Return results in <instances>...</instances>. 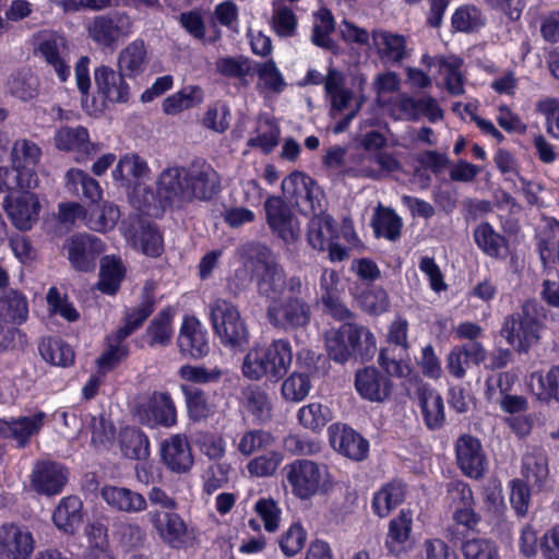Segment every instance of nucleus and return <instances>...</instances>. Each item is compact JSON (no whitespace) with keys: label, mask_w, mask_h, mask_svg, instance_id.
<instances>
[{"label":"nucleus","mask_w":559,"mask_h":559,"mask_svg":"<svg viewBox=\"0 0 559 559\" xmlns=\"http://www.w3.org/2000/svg\"><path fill=\"white\" fill-rule=\"evenodd\" d=\"M371 227L376 238L396 241L401 237L403 222L393 209L379 204L374 210Z\"/></svg>","instance_id":"38"},{"label":"nucleus","mask_w":559,"mask_h":559,"mask_svg":"<svg viewBox=\"0 0 559 559\" xmlns=\"http://www.w3.org/2000/svg\"><path fill=\"white\" fill-rule=\"evenodd\" d=\"M378 45V55L382 60L399 63L407 56L406 38L400 34L382 32Z\"/></svg>","instance_id":"51"},{"label":"nucleus","mask_w":559,"mask_h":559,"mask_svg":"<svg viewBox=\"0 0 559 559\" xmlns=\"http://www.w3.org/2000/svg\"><path fill=\"white\" fill-rule=\"evenodd\" d=\"M265 359L269 360L273 381L281 380L287 372L293 361L292 345L288 340H273L269 346L263 347Z\"/></svg>","instance_id":"39"},{"label":"nucleus","mask_w":559,"mask_h":559,"mask_svg":"<svg viewBox=\"0 0 559 559\" xmlns=\"http://www.w3.org/2000/svg\"><path fill=\"white\" fill-rule=\"evenodd\" d=\"M254 72L259 81L263 82L264 87L271 92L282 93L286 87L284 76L273 59L255 62Z\"/></svg>","instance_id":"59"},{"label":"nucleus","mask_w":559,"mask_h":559,"mask_svg":"<svg viewBox=\"0 0 559 559\" xmlns=\"http://www.w3.org/2000/svg\"><path fill=\"white\" fill-rule=\"evenodd\" d=\"M39 51L46 62L53 67L60 81L64 82L70 74L66 38L59 34H50L39 44Z\"/></svg>","instance_id":"34"},{"label":"nucleus","mask_w":559,"mask_h":559,"mask_svg":"<svg viewBox=\"0 0 559 559\" xmlns=\"http://www.w3.org/2000/svg\"><path fill=\"white\" fill-rule=\"evenodd\" d=\"M264 124L267 130L252 136L247 141V146L250 148H260L265 155L271 154L280 143L281 128L274 119L266 118Z\"/></svg>","instance_id":"61"},{"label":"nucleus","mask_w":559,"mask_h":559,"mask_svg":"<svg viewBox=\"0 0 559 559\" xmlns=\"http://www.w3.org/2000/svg\"><path fill=\"white\" fill-rule=\"evenodd\" d=\"M335 239H340L338 224L335 218L325 211L314 213L307 226L308 243L318 251H325L326 246Z\"/></svg>","instance_id":"27"},{"label":"nucleus","mask_w":559,"mask_h":559,"mask_svg":"<svg viewBox=\"0 0 559 559\" xmlns=\"http://www.w3.org/2000/svg\"><path fill=\"white\" fill-rule=\"evenodd\" d=\"M296 364L300 371L293 372L283 381L281 393L285 401L298 403L310 392L309 372L314 368V354L310 350L298 353Z\"/></svg>","instance_id":"18"},{"label":"nucleus","mask_w":559,"mask_h":559,"mask_svg":"<svg viewBox=\"0 0 559 559\" xmlns=\"http://www.w3.org/2000/svg\"><path fill=\"white\" fill-rule=\"evenodd\" d=\"M283 481L290 488L292 495L300 500H309L321 488V469L317 462L297 459L283 467Z\"/></svg>","instance_id":"8"},{"label":"nucleus","mask_w":559,"mask_h":559,"mask_svg":"<svg viewBox=\"0 0 559 559\" xmlns=\"http://www.w3.org/2000/svg\"><path fill=\"white\" fill-rule=\"evenodd\" d=\"M139 420L150 427H170L176 423L175 405L167 393L155 392L138 408Z\"/></svg>","instance_id":"21"},{"label":"nucleus","mask_w":559,"mask_h":559,"mask_svg":"<svg viewBox=\"0 0 559 559\" xmlns=\"http://www.w3.org/2000/svg\"><path fill=\"white\" fill-rule=\"evenodd\" d=\"M45 418L46 414L38 412L10 421L0 419V435L15 440L20 448H24L32 437L39 433Z\"/></svg>","instance_id":"25"},{"label":"nucleus","mask_w":559,"mask_h":559,"mask_svg":"<svg viewBox=\"0 0 559 559\" xmlns=\"http://www.w3.org/2000/svg\"><path fill=\"white\" fill-rule=\"evenodd\" d=\"M429 59V66L437 68L440 74L444 75V85L449 94L460 96L464 93V76L461 72L463 59L455 56L438 55L433 58L425 55L423 61Z\"/></svg>","instance_id":"30"},{"label":"nucleus","mask_w":559,"mask_h":559,"mask_svg":"<svg viewBox=\"0 0 559 559\" xmlns=\"http://www.w3.org/2000/svg\"><path fill=\"white\" fill-rule=\"evenodd\" d=\"M82 508L83 503L76 496L61 499L52 514L55 525L66 533H73L83 521Z\"/></svg>","instance_id":"37"},{"label":"nucleus","mask_w":559,"mask_h":559,"mask_svg":"<svg viewBox=\"0 0 559 559\" xmlns=\"http://www.w3.org/2000/svg\"><path fill=\"white\" fill-rule=\"evenodd\" d=\"M284 460L282 452L267 450L264 454L250 460L247 469L251 476L269 477L272 476Z\"/></svg>","instance_id":"57"},{"label":"nucleus","mask_w":559,"mask_h":559,"mask_svg":"<svg viewBox=\"0 0 559 559\" xmlns=\"http://www.w3.org/2000/svg\"><path fill=\"white\" fill-rule=\"evenodd\" d=\"M297 419L305 429L319 433L331 421L332 412L320 402H311L298 409Z\"/></svg>","instance_id":"45"},{"label":"nucleus","mask_w":559,"mask_h":559,"mask_svg":"<svg viewBox=\"0 0 559 559\" xmlns=\"http://www.w3.org/2000/svg\"><path fill=\"white\" fill-rule=\"evenodd\" d=\"M67 187L70 191L79 194L80 189L83 195L91 202H97L102 198L99 183L80 169H70L66 175Z\"/></svg>","instance_id":"50"},{"label":"nucleus","mask_w":559,"mask_h":559,"mask_svg":"<svg viewBox=\"0 0 559 559\" xmlns=\"http://www.w3.org/2000/svg\"><path fill=\"white\" fill-rule=\"evenodd\" d=\"M40 156V147L29 140H17L12 147L13 167L35 166L39 162Z\"/></svg>","instance_id":"63"},{"label":"nucleus","mask_w":559,"mask_h":559,"mask_svg":"<svg viewBox=\"0 0 559 559\" xmlns=\"http://www.w3.org/2000/svg\"><path fill=\"white\" fill-rule=\"evenodd\" d=\"M147 64V50L142 39L129 43L118 55V69L127 78L142 74Z\"/></svg>","instance_id":"36"},{"label":"nucleus","mask_w":559,"mask_h":559,"mask_svg":"<svg viewBox=\"0 0 559 559\" xmlns=\"http://www.w3.org/2000/svg\"><path fill=\"white\" fill-rule=\"evenodd\" d=\"M69 480V469L59 462L37 461L31 474V487L38 495L51 497L62 492Z\"/></svg>","instance_id":"15"},{"label":"nucleus","mask_w":559,"mask_h":559,"mask_svg":"<svg viewBox=\"0 0 559 559\" xmlns=\"http://www.w3.org/2000/svg\"><path fill=\"white\" fill-rule=\"evenodd\" d=\"M464 559H501L497 544L483 537H474L461 542Z\"/></svg>","instance_id":"54"},{"label":"nucleus","mask_w":559,"mask_h":559,"mask_svg":"<svg viewBox=\"0 0 559 559\" xmlns=\"http://www.w3.org/2000/svg\"><path fill=\"white\" fill-rule=\"evenodd\" d=\"M209 171L210 165L204 159H195L189 169L167 167L157 177V197L168 204L192 198L206 200Z\"/></svg>","instance_id":"3"},{"label":"nucleus","mask_w":559,"mask_h":559,"mask_svg":"<svg viewBox=\"0 0 559 559\" xmlns=\"http://www.w3.org/2000/svg\"><path fill=\"white\" fill-rule=\"evenodd\" d=\"M532 379H537V400L545 403H559V365L551 366L547 372H533Z\"/></svg>","instance_id":"47"},{"label":"nucleus","mask_w":559,"mask_h":559,"mask_svg":"<svg viewBox=\"0 0 559 559\" xmlns=\"http://www.w3.org/2000/svg\"><path fill=\"white\" fill-rule=\"evenodd\" d=\"M146 335L150 338L151 346H166L173 336L171 314L169 310H163L146 329Z\"/></svg>","instance_id":"55"},{"label":"nucleus","mask_w":559,"mask_h":559,"mask_svg":"<svg viewBox=\"0 0 559 559\" xmlns=\"http://www.w3.org/2000/svg\"><path fill=\"white\" fill-rule=\"evenodd\" d=\"M269 322L280 329H298L306 326L311 317L309 304L301 296H287L270 302L266 307Z\"/></svg>","instance_id":"9"},{"label":"nucleus","mask_w":559,"mask_h":559,"mask_svg":"<svg viewBox=\"0 0 559 559\" xmlns=\"http://www.w3.org/2000/svg\"><path fill=\"white\" fill-rule=\"evenodd\" d=\"M328 436L333 450L342 456L353 462H362L369 456V440L349 425L334 423L329 426Z\"/></svg>","instance_id":"12"},{"label":"nucleus","mask_w":559,"mask_h":559,"mask_svg":"<svg viewBox=\"0 0 559 559\" xmlns=\"http://www.w3.org/2000/svg\"><path fill=\"white\" fill-rule=\"evenodd\" d=\"M307 532L300 522H294L278 540L282 552L287 557L297 555L305 547Z\"/></svg>","instance_id":"62"},{"label":"nucleus","mask_w":559,"mask_h":559,"mask_svg":"<svg viewBox=\"0 0 559 559\" xmlns=\"http://www.w3.org/2000/svg\"><path fill=\"white\" fill-rule=\"evenodd\" d=\"M324 346L328 357L345 365L350 360L371 361L378 350L372 331L357 322H344L324 332Z\"/></svg>","instance_id":"2"},{"label":"nucleus","mask_w":559,"mask_h":559,"mask_svg":"<svg viewBox=\"0 0 559 559\" xmlns=\"http://www.w3.org/2000/svg\"><path fill=\"white\" fill-rule=\"evenodd\" d=\"M160 451L163 461L174 472H186L192 465L189 443L181 435H175L165 440Z\"/></svg>","instance_id":"35"},{"label":"nucleus","mask_w":559,"mask_h":559,"mask_svg":"<svg viewBox=\"0 0 559 559\" xmlns=\"http://www.w3.org/2000/svg\"><path fill=\"white\" fill-rule=\"evenodd\" d=\"M283 190L290 200L304 212L314 213L320 207V197L323 194L316 180L310 176L293 171L282 182Z\"/></svg>","instance_id":"16"},{"label":"nucleus","mask_w":559,"mask_h":559,"mask_svg":"<svg viewBox=\"0 0 559 559\" xmlns=\"http://www.w3.org/2000/svg\"><path fill=\"white\" fill-rule=\"evenodd\" d=\"M133 21L127 13L98 15L87 26L93 41L103 48H115L120 37L132 33Z\"/></svg>","instance_id":"11"},{"label":"nucleus","mask_w":559,"mask_h":559,"mask_svg":"<svg viewBox=\"0 0 559 559\" xmlns=\"http://www.w3.org/2000/svg\"><path fill=\"white\" fill-rule=\"evenodd\" d=\"M4 204L8 216L17 229L28 230L32 228L40 209L35 194H23L13 200L7 197Z\"/></svg>","instance_id":"32"},{"label":"nucleus","mask_w":559,"mask_h":559,"mask_svg":"<svg viewBox=\"0 0 559 559\" xmlns=\"http://www.w3.org/2000/svg\"><path fill=\"white\" fill-rule=\"evenodd\" d=\"M217 73L227 79H239L246 84L245 78L250 74L249 58L240 55L237 57H219L215 61Z\"/></svg>","instance_id":"58"},{"label":"nucleus","mask_w":559,"mask_h":559,"mask_svg":"<svg viewBox=\"0 0 559 559\" xmlns=\"http://www.w3.org/2000/svg\"><path fill=\"white\" fill-rule=\"evenodd\" d=\"M549 309L535 298L523 301L519 311L508 314L500 330L501 336L519 354H527L547 329Z\"/></svg>","instance_id":"1"},{"label":"nucleus","mask_w":559,"mask_h":559,"mask_svg":"<svg viewBox=\"0 0 559 559\" xmlns=\"http://www.w3.org/2000/svg\"><path fill=\"white\" fill-rule=\"evenodd\" d=\"M178 345L181 353L193 359L202 358L210 352L206 331L202 329L201 323L195 318L183 320L178 336Z\"/></svg>","instance_id":"26"},{"label":"nucleus","mask_w":559,"mask_h":559,"mask_svg":"<svg viewBox=\"0 0 559 559\" xmlns=\"http://www.w3.org/2000/svg\"><path fill=\"white\" fill-rule=\"evenodd\" d=\"M357 301L360 308L370 316H380L390 307L389 295L380 286L367 287L358 295Z\"/></svg>","instance_id":"52"},{"label":"nucleus","mask_w":559,"mask_h":559,"mask_svg":"<svg viewBox=\"0 0 559 559\" xmlns=\"http://www.w3.org/2000/svg\"><path fill=\"white\" fill-rule=\"evenodd\" d=\"M63 248L71 266L78 272H92L98 257L105 251L104 243L95 236L76 234L66 240Z\"/></svg>","instance_id":"13"},{"label":"nucleus","mask_w":559,"mask_h":559,"mask_svg":"<svg viewBox=\"0 0 559 559\" xmlns=\"http://www.w3.org/2000/svg\"><path fill=\"white\" fill-rule=\"evenodd\" d=\"M451 23L452 27L461 33H471L484 24L481 12L475 5L457 8L451 17Z\"/></svg>","instance_id":"60"},{"label":"nucleus","mask_w":559,"mask_h":559,"mask_svg":"<svg viewBox=\"0 0 559 559\" xmlns=\"http://www.w3.org/2000/svg\"><path fill=\"white\" fill-rule=\"evenodd\" d=\"M456 464L462 474L478 480L484 477L488 461L478 438L464 433L455 442Z\"/></svg>","instance_id":"14"},{"label":"nucleus","mask_w":559,"mask_h":559,"mask_svg":"<svg viewBox=\"0 0 559 559\" xmlns=\"http://www.w3.org/2000/svg\"><path fill=\"white\" fill-rule=\"evenodd\" d=\"M406 493L407 484L402 478L390 479L373 492L371 499L372 513L381 519L389 516L394 509L405 501Z\"/></svg>","instance_id":"22"},{"label":"nucleus","mask_w":559,"mask_h":559,"mask_svg":"<svg viewBox=\"0 0 559 559\" xmlns=\"http://www.w3.org/2000/svg\"><path fill=\"white\" fill-rule=\"evenodd\" d=\"M212 329L222 344L233 350L242 349L249 333L238 309L229 302L219 301L212 307Z\"/></svg>","instance_id":"7"},{"label":"nucleus","mask_w":559,"mask_h":559,"mask_svg":"<svg viewBox=\"0 0 559 559\" xmlns=\"http://www.w3.org/2000/svg\"><path fill=\"white\" fill-rule=\"evenodd\" d=\"M202 100V90L198 86H188L180 92L168 96L163 102V110L166 115H177L182 110L199 105Z\"/></svg>","instance_id":"48"},{"label":"nucleus","mask_w":559,"mask_h":559,"mask_svg":"<svg viewBox=\"0 0 559 559\" xmlns=\"http://www.w3.org/2000/svg\"><path fill=\"white\" fill-rule=\"evenodd\" d=\"M418 404L427 429L436 431L445 424L444 402L441 394L429 384L417 389Z\"/></svg>","instance_id":"24"},{"label":"nucleus","mask_w":559,"mask_h":559,"mask_svg":"<svg viewBox=\"0 0 559 559\" xmlns=\"http://www.w3.org/2000/svg\"><path fill=\"white\" fill-rule=\"evenodd\" d=\"M126 236L133 248L147 257L155 258L164 251L162 234L150 223L139 222L136 227L128 228Z\"/></svg>","instance_id":"33"},{"label":"nucleus","mask_w":559,"mask_h":559,"mask_svg":"<svg viewBox=\"0 0 559 559\" xmlns=\"http://www.w3.org/2000/svg\"><path fill=\"white\" fill-rule=\"evenodd\" d=\"M412 530L413 513L408 509H402L400 513L389 522L385 547L391 552H400L409 539Z\"/></svg>","instance_id":"40"},{"label":"nucleus","mask_w":559,"mask_h":559,"mask_svg":"<svg viewBox=\"0 0 559 559\" xmlns=\"http://www.w3.org/2000/svg\"><path fill=\"white\" fill-rule=\"evenodd\" d=\"M147 518L164 542L171 547H180L183 544L187 527L177 513L155 510L148 512Z\"/></svg>","instance_id":"31"},{"label":"nucleus","mask_w":559,"mask_h":559,"mask_svg":"<svg viewBox=\"0 0 559 559\" xmlns=\"http://www.w3.org/2000/svg\"><path fill=\"white\" fill-rule=\"evenodd\" d=\"M269 360L265 359L263 347L251 348L245 356L242 364V373L250 380H260L266 377L273 381Z\"/></svg>","instance_id":"53"},{"label":"nucleus","mask_w":559,"mask_h":559,"mask_svg":"<svg viewBox=\"0 0 559 559\" xmlns=\"http://www.w3.org/2000/svg\"><path fill=\"white\" fill-rule=\"evenodd\" d=\"M100 497L111 510L122 513H139L147 507L143 495L126 487L106 485L100 489Z\"/></svg>","instance_id":"28"},{"label":"nucleus","mask_w":559,"mask_h":559,"mask_svg":"<svg viewBox=\"0 0 559 559\" xmlns=\"http://www.w3.org/2000/svg\"><path fill=\"white\" fill-rule=\"evenodd\" d=\"M120 449L123 455L132 460H144L148 456V440L134 427H127L120 432Z\"/></svg>","instance_id":"46"},{"label":"nucleus","mask_w":559,"mask_h":559,"mask_svg":"<svg viewBox=\"0 0 559 559\" xmlns=\"http://www.w3.org/2000/svg\"><path fill=\"white\" fill-rule=\"evenodd\" d=\"M53 140L57 148L73 152L76 162L85 160L100 150L98 144L90 141L84 127H62L56 132Z\"/></svg>","instance_id":"20"},{"label":"nucleus","mask_w":559,"mask_h":559,"mask_svg":"<svg viewBox=\"0 0 559 559\" xmlns=\"http://www.w3.org/2000/svg\"><path fill=\"white\" fill-rule=\"evenodd\" d=\"M41 357L51 365L67 367L74 360L72 348L58 338L43 340L39 345Z\"/></svg>","instance_id":"49"},{"label":"nucleus","mask_w":559,"mask_h":559,"mask_svg":"<svg viewBox=\"0 0 559 559\" xmlns=\"http://www.w3.org/2000/svg\"><path fill=\"white\" fill-rule=\"evenodd\" d=\"M385 341L389 346L379 350L378 362L389 374L406 378L411 373L408 362V321L397 317L388 326Z\"/></svg>","instance_id":"4"},{"label":"nucleus","mask_w":559,"mask_h":559,"mask_svg":"<svg viewBox=\"0 0 559 559\" xmlns=\"http://www.w3.org/2000/svg\"><path fill=\"white\" fill-rule=\"evenodd\" d=\"M28 317V304L25 296L10 289L0 297V318L7 322L21 324Z\"/></svg>","instance_id":"42"},{"label":"nucleus","mask_w":559,"mask_h":559,"mask_svg":"<svg viewBox=\"0 0 559 559\" xmlns=\"http://www.w3.org/2000/svg\"><path fill=\"white\" fill-rule=\"evenodd\" d=\"M150 168L147 163L136 154H126L122 156L116 168L112 171V176L116 180L131 183L132 181L139 182L148 178Z\"/></svg>","instance_id":"43"},{"label":"nucleus","mask_w":559,"mask_h":559,"mask_svg":"<svg viewBox=\"0 0 559 559\" xmlns=\"http://www.w3.org/2000/svg\"><path fill=\"white\" fill-rule=\"evenodd\" d=\"M453 508L452 524L448 527V537L454 544L467 539L474 532L481 516L475 511V500L471 486L462 480L451 483L449 488Z\"/></svg>","instance_id":"5"},{"label":"nucleus","mask_w":559,"mask_h":559,"mask_svg":"<svg viewBox=\"0 0 559 559\" xmlns=\"http://www.w3.org/2000/svg\"><path fill=\"white\" fill-rule=\"evenodd\" d=\"M265 221L271 233L285 243H294L299 238V222L287 202L278 195H270L264 201Z\"/></svg>","instance_id":"10"},{"label":"nucleus","mask_w":559,"mask_h":559,"mask_svg":"<svg viewBox=\"0 0 559 559\" xmlns=\"http://www.w3.org/2000/svg\"><path fill=\"white\" fill-rule=\"evenodd\" d=\"M474 241L479 250L497 260H506L510 252L509 240L496 231L489 222H481L473 231Z\"/></svg>","instance_id":"29"},{"label":"nucleus","mask_w":559,"mask_h":559,"mask_svg":"<svg viewBox=\"0 0 559 559\" xmlns=\"http://www.w3.org/2000/svg\"><path fill=\"white\" fill-rule=\"evenodd\" d=\"M7 87L12 96L23 102H27L38 95L39 81L29 69H22L10 75L7 82Z\"/></svg>","instance_id":"44"},{"label":"nucleus","mask_w":559,"mask_h":559,"mask_svg":"<svg viewBox=\"0 0 559 559\" xmlns=\"http://www.w3.org/2000/svg\"><path fill=\"white\" fill-rule=\"evenodd\" d=\"M124 273L126 269L121 259L104 257L100 261L97 288L107 295H115L120 287Z\"/></svg>","instance_id":"41"},{"label":"nucleus","mask_w":559,"mask_h":559,"mask_svg":"<svg viewBox=\"0 0 559 559\" xmlns=\"http://www.w3.org/2000/svg\"><path fill=\"white\" fill-rule=\"evenodd\" d=\"M121 71L116 72L108 66L95 69L94 80L98 92L111 103H127L130 96V87Z\"/></svg>","instance_id":"23"},{"label":"nucleus","mask_w":559,"mask_h":559,"mask_svg":"<svg viewBox=\"0 0 559 559\" xmlns=\"http://www.w3.org/2000/svg\"><path fill=\"white\" fill-rule=\"evenodd\" d=\"M521 475L522 479L536 492L550 488L549 460L543 447H532L522 456Z\"/></svg>","instance_id":"19"},{"label":"nucleus","mask_w":559,"mask_h":559,"mask_svg":"<svg viewBox=\"0 0 559 559\" xmlns=\"http://www.w3.org/2000/svg\"><path fill=\"white\" fill-rule=\"evenodd\" d=\"M252 274L259 295L269 304L282 298L287 285L286 274L269 248L258 251L252 262Z\"/></svg>","instance_id":"6"},{"label":"nucleus","mask_w":559,"mask_h":559,"mask_svg":"<svg viewBox=\"0 0 559 559\" xmlns=\"http://www.w3.org/2000/svg\"><path fill=\"white\" fill-rule=\"evenodd\" d=\"M275 439L271 432L253 429L245 432L238 443V451L246 456L258 451H267Z\"/></svg>","instance_id":"56"},{"label":"nucleus","mask_w":559,"mask_h":559,"mask_svg":"<svg viewBox=\"0 0 559 559\" xmlns=\"http://www.w3.org/2000/svg\"><path fill=\"white\" fill-rule=\"evenodd\" d=\"M383 373L374 366L360 368L355 373L354 385L361 399L369 402H383L393 391V382L386 371Z\"/></svg>","instance_id":"17"},{"label":"nucleus","mask_w":559,"mask_h":559,"mask_svg":"<svg viewBox=\"0 0 559 559\" xmlns=\"http://www.w3.org/2000/svg\"><path fill=\"white\" fill-rule=\"evenodd\" d=\"M254 511L263 522L264 530L274 533L281 523L282 509L272 498H260L254 504Z\"/></svg>","instance_id":"64"}]
</instances>
